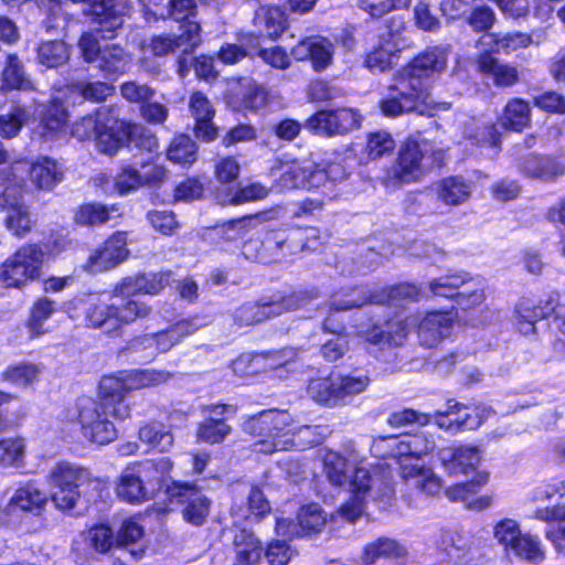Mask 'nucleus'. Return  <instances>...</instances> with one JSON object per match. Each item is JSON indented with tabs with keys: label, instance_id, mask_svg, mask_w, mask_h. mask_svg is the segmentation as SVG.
<instances>
[{
	"label": "nucleus",
	"instance_id": "f257e3e1",
	"mask_svg": "<svg viewBox=\"0 0 565 565\" xmlns=\"http://www.w3.org/2000/svg\"><path fill=\"white\" fill-rule=\"evenodd\" d=\"M71 135L78 141H94L96 149L115 156L121 148H135L153 154L159 150L156 134L141 124L118 117L114 106H99L71 126Z\"/></svg>",
	"mask_w": 565,
	"mask_h": 565
},
{
	"label": "nucleus",
	"instance_id": "f03ea898",
	"mask_svg": "<svg viewBox=\"0 0 565 565\" xmlns=\"http://www.w3.org/2000/svg\"><path fill=\"white\" fill-rule=\"evenodd\" d=\"M167 370L140 369L122 370L104 374L97 385L95 403L109 412L115 420H126L131 415L129 395L138 390L154 387L172 379Z\"/></svg>",
	"mask_w": 565,
	"mask_h": 565
},
{
	"label": "nucleus",
	"instance_id": "7ed1b4c3",
	"mask_svg": "<svg viewBox=\"0 0 565 565\" xmlns=\"http://www.w3.org/2000/svg\"><path fill=\"white\" fill-rule=\"evenodd\" d=\"M455 319L456 312L452 309L429 311L420 319L394 318L384 324H374L372 329L365 331L364 337L373 344L399 345L409 328L416 326L420 344L431 348L450 334Z\"/></svg>",
	"mask_w": 565,
	"mask_h": 565
},
{
	"label": "nucleus",
	"instance_id": "20e7f679",
	"mask_svg": "<svg viewBox=\"0 0 565 565\" xmlns=\"http://www.w3.org/2000/svg\"><path fill=\"white\" fill-rule=\"evenodd\" d=\"M173 469L168 457L145 459L128 463L115 486L117 498L129 504H141L153 499L166 487V478Z\"/></svg>",
	"mask_w": 565,
	"mask_h": 565
},
{
	"label": "nucleus",
	"instance_id": "39448f33",
	"mask_svg": "<svg viewBox=\"0 0 565 565\" xmlns=\"http://www.w3.org/2000/svg\"><path fill=\"white\" fill-rule=\"evenodd\" d=\"M151 312L150 305L132 297H126L120 305L93 299L84 302L83 324L86 329L102 331L108 338H121L127 327L146 320Z\"/></svg>",
	"mask_w": 565,
	"mask_h": 565
},
{
	"label": "nucleus",
	"instance_id": "423d86ee",
	"mask_svg": "<svg viewBox=\"0 0 565 565\" xmlns=\"http://www.w3.org/2000/svg\"><path fill=\"white\" fill-rule=\"evenodd\" d=\"M45 252L40 243L19 246L0 263V286L7 290H24L42 277Z\"/></svg>",
	"mask_w": 565,
	"mask_h": 565
},
{
	"label": "nucleus",
	"instance_id": "0eeeda50",
	"mask_svg": "<svg viewBox=\"0 0 565 565\" xmlns=\"http://www.w3.org/2000/svg\"><path fill=\"white\" fill-rule=\"evenodd\" d=\"M0 178L25 192L28 180L38 190L51 191L63 180L64 173L56 160L49 156H39L35 160L20 157L0 169Z\"/></svg>",
	"mask_w": 565,
	"mask_h": 565
},
{
	"label": "nucleus",
	"instance_id": "6e6552de",
	"mask_svg": "<svg viewBox=\"0 0 565 565\" xmlns=\"http://www.w3.org/2000/svg\"><path fill=\"white\" fill-rule=\"evenodd\" d=\"M448 103H435L426 87L416 86L412 81L398 76L391 94L381 102L385 116L397 117L404 113H417L422 116H436L448 110Z\"/></svg>",
	"mask_w": 565,
	"mask_h": 565
},
{
	"label": "nucleus",
	"instance_id": "1a4fd4ad",
	"mask_svg": "<svg viewBox=\"0 0 565 565\" xmlns=\"http://www.w3.org/2000/svg\"><path fill=\"white\" fill-rule=\"evenodd\" d=\"M443 161V153L426 139L408 138L401 147L397 163L387 185L405 184L418 181L426 170Z\"/></svg>",
	"mask_w": 565,
	"mask_h": 565
},
{
	"label": "nucleus",
	"instance_id": "9d476101",
	"mask_svg": "<svg viewBox=\"0 0 565 565\" xmlns=\"http://www.w3.org/2000/svg\"><path fill=\"white\" fill-rule=\"evenodd\" d=\"M86 476L87 467L67 460H60L50 469L46 482L52 489L50 499L55 509L62 512L75 509L82 498Z\"/></svg>",
	"mask_w": 565,
	"mask_h": 565
},
{
	"label": "nucleus",
	"instance_id": "9b49d317",
	"mask_svg": "<svg viewBox=\"0 0 565 565\" xmlns=\"http://www.w3.org/2000/svg\"><path fill=\"white\" fill-rule=\"evenodd\" d=\"M302 306L303 297L299 292H276L268 298L242 303L234 311L233 321L238 328L252 327Z\"/></svg>",
	"mask_w": 565,
	"mask_h": 565
},
{
	"label": "nucleus",
	"instance_id": "f8f14e48",
	"mask_svg": "<svg viewBox=\"0 0 565 565\" xmlns=\"http://www.w3.org/2000/svg\"><path fill=\"white\" fill-rule=\"evenodd\" d=\"M290 225L267 227L254 237L244 242L243 248L247 258L262 264L271 265L292 257Z\"/></svg>",
	"mask_w": 565,
	"mask_h": 565
},
{
	"label": "nucleus",
	"instance_id": "ddd939ff",
	"mask_svg": "<svg viewBox=\"0 0 565 565\" xmlns=\"http://www.w3.org/2000/svg\"><path fill=\"white\" fill-rule=\"evenodd\" d=\"M163 491L167 503L181 507L186 523L201 526L206 522L212 501L195 481L171 480Z\"/></svg>",
	"mask_w": 565,
	"mask_h": 565
},
{
	"label": "nucleus",
	"instance_id": "4468645a",
	"mask_svg": "<svg viewBox=\"0 0 565 565\" xmlns=\"http://www.w3.org/2000/svg\"><path fill=\"white\" fill-rule=\"evenodd\" d=\"M435 448V440L424 433L403 436L379 437L374 440L371 451L377 457H392L397 460L412 462L430 454Z\"/></svg>",
	"mask_w": 565,
	"mask_h": 565
},
{
	"label": "nucleus",
	"instance_id": "2eb2a0df",
	"mask_svg": "<svg viewBox=\"0 0 565 565\" xmlns=\"http://www.w3.org/2000/svg\"><path fill=\"white\" fill-rule=\"evenodd\" d=\"M245 431L257 443L276 448L282 438L296 434L297 426L288 411L266 409L246 420Z\"/></svg>",
	"mask_w": 565,
	"mask_h": 565
},
{
	"label": "nucleus",
	"instance_id": "dca6fc26",
	"mask_svg": "<svg viewBox=\"0 0 565 565\" xmlns=\"http://www.w3.org/2000/svg\"><path fill=\"white\" fill-rule=\"evenodd\" d=\"M109 412L97 405L94 398H88L77 407V423L82 436L89 443L104 446L115 441L118 430Z\"/></svg>",
	"mask_w": 565,
	"mask_h": 565
},
{
	"label": "nucleus",
	"instance_id": "f3484780",
	"mask_svg": "<svg viewBox=\"0 0 565 565\" xmlns=\"http://www.w3.org/2000/svg\"><path fill=\"white\" fill-rule=\"evenodd\" d=\"M129 256L128 233L116 231L89 253L83 269L93 275L107 273L125 263Z\"/></svg>",
	"mask_w": 565,
	"mask_h": 565
},
{
	"label": "nucleus",
	"instance_id": "a211bd4d",
	"mask_svg": "<svg viewBox=\"0 0 565 565\" xmlns=\"http://www.w3.org/2000/svg\"><path fill=\"white\" fill-rule=\"evenodd\" d=\"M232 371L239 377H252L259 373L273 371L282 376L295 373L298 369L296 359H287L285 350L262 354H241L231 362Z\"/></svg>",
	"mask_w": 565,
	"mask_h": 565
},
{
	"label": "nucleus",
	"instance_id": "6ab92c4d",
	"mask_svg": "<svg viewBox=\"0 0 565 565\" xmlns=\"http://www.w3.org/2000/svg\"><path fill=\"white\" fill-rule=\"evenodd\" d=\"M297 522L306 535L320 533L328 523H353V493L330 514H327L317 502H309L299 508Z\"/></svg>",
	"mask_w": 565,
	"mask_h": 565
},
{
	"label": "nucleus",
	"instance_id": "aec40b11",
	"mask_svg": "<svg viewBox=\"0 0 565 565\" xmlns=\"http://www.w3.org/2000/svg\"><path fill=\"white\" fill-rule=\"evenodd\" d=\"M491 414V408L484 405L466 406L450 399L445 411L436 412L435 418L439 428L456 433L477 429Z\"/></svg>",
	"mask_w": 565,
	"mask_h": 565
},
{
	"label": "nucleus",
	"instance_id": "412c9836",
	"mask_svg": "<svg viewBox=\"0 0 565 565\" xmlns=\"http://www.w3.org/2000/svg\"><path fill=\"white\" fill-rule=\"evenodd\" d=\"M173 271L170 269L143 273L139 271L131 276L122 277L115 284L111 292L115 296L125 292L131 296L147 295L158 296L173 281Z\"/></svg>",
	"mask_w": 565,
	"mask_h": 565
},
{
	"label": "nucleus",
	"instance_id": "4be33fe9",
	"mask_svg": "<svg viewBox=\"0 0 565 565\" xmlns=\"http://www.w3.org/2000/svg\"><path fill=\"white\" fill-rule=\"evenodd\" d=\"M206 412L214 416H206L196 426V438L209 445H217L232 434L233 428L227 424V416H234L237 407L233 404L213 403L206 406Z\"/></svg>",
	"mask_w": 565,
	"mask_h": 565
},
{
	"label": "nucleus",
	"instance_id": "5701e85b",
	"mask_svg": "<svg viewBox=\"0 0 565 565\" xmlns=\"http://www.w3.org/2000/svg\"><path fill=\"white\" fill-rule=\"evenodd\" d=\"M74 3L87 2L84 13L96 33L104 40H113L117 31L124 25L122 13L118 10L115 0H71Z\"/></svg>",
	"mask_w": 565,
	"mask_h": 565
},
{
	"label": "nucleus",
	"instance_id": "b1692460",
	"mask_svg": "<svg viewBox=\"0 0 565 565\" xmlns=\"http://www.w3.org/2000/svg\"><path fill=\"white\" fill-rule=\"evenodd\" d=\"M189 111L194 120L192 132L195 139L204 143L214 142L220 135V128L214 122L216 110L203 92L191 93Z\"/></svg>",
	"mask_w": 565,
	"mask_h": 565
},
{
	"label": "nucleus",
	"instance_id": "393cba45",
	"mask_svg": "<svg viewBox=\"0 0 565 565\" xmlns=\"http://www.w3.org/2000/svg\"><path fill=\"white\" fill-rule=\"evenodd\" d=\"M353 126V109H319L310 115L303 127L315 136L333 137L347 134Z\"/></svg>",
	"mask_w": 565,
	"mask_h": 565
},
{
	"label": "nucleus",
	"instance_id": "a878e982",
	"mask_svg": "<svg viewBox=\"0 0 565 565\" xmlns=\"http://www.w3.org/2000/svg\"><path fill=\"white\" fill-rule=\"evenodd\" d=\"M353 386L352 375H341L330 372L326 376H316L309 380L307 392L319 404H335L345 397Z\"/></svg>",
	"mask_w": 565,
	"mask_h": 565
},
{
	"label": "nucleus",
	"instance_id": "bb28decb",
	"mask_svg": "<svg viewBox=\"0 0 565 565\" xmlns=\"http://www.w3.org/2000/svg\"><path fill=\"white\" fill-rule=\"evenodd\" d=\"M166 175L164 167L159 164H153L149 173L141 174L134 166L124 163L118 167L113 179V192L121 196L145 185H159Z\"/></svg>",
	"mask_w": 565,
	"mask_h": 565
},
{
	"label": "nucleus",
	"instance_id": "cd10ccee",
	"mask_svg": "<svg viewBox=\"0 0 565 565\" xmlns=\"http://www.w3.org/2000/svg\"><path fill=\"white\" fill-rule=\"evenodd\" d=\"M557 301V295H548L546 299L542 300L521 298L516 302L513 313L518 330L524 335L535 333L536 322L552 313Z\"/></svg>",
	"mask_w": 565,
	"mask_h": 565
},
{
	"label": "nucleus",
	"instance_id": "c85d7f7f",
	"mask_svg": "<svg viewBox=\"0 0 565 565\" xmlns=\"http://www.w3.org/2000/svg\"><path fill=\"white\" fill-rule=\"evenodd\" d=\"M448 50L443 46H434L415 57L412 63L399 74L406 81H412L419 87H426L425 79L440 73L447 64Z\"/></svg>",
	"mask_w": 565,
	"mask_h": 565
},
{
	"label": "nucleus",
	"instance_id": "c756f323",
	"mask_svg": "<svg viewBox=\"0 0 565 565\" xmlns=\"http://www.w3.org/2000/svg\"><path fill=\"white\" fill-rule=\"evenodd\" d=\"M290 54L297 62L309 61L316 72L324 71L333 58L331 43L322 36L309 35L301 39L290 50Z\"/></svg>",
	"mask_w": 565,
	"mask_h": 565
},
{
	"label": "nucleus",
	"instance_id": "7c9ffc66",
	"mask_svg": "<svg viewBox=\"0 0 565 565\" xmlns=\"http://www.w3.org/2000/svg\"><path fill=\"white\" fill-rule=\"evenodd\" d=\"M438 458L450 475L475 472L481 461V451L471 445L450 446L438 451Z\"/></svg>",
	"mask_w": 565,
	"mask_h": 565
},
{
	"label": "nucleus",
	"instance_id": "2f4dec72",
	"mask_svg": "<svg viewBox=\"0 0 565 565\" xmlns=\"http://www.w3.org/2000/svg\"><path fill=\"white\" fill-rule=\"evenodd\" d=\"M231 550L232 565H258L263 557L264 545L252 530L238 527L233 533Z\"/></svg>",
	"mask_w": 565,
	"mask_h": 565
},
{
	"label": "nucleus",
	"instance_id": "473e14b6",
	"mask_svg": "<svg viewBox=\"0 0 565 565\" xmlns=\"http://www.w3.org/2000/svg\"><path fill=\"white\" fill-rule=\"evenodd\" d=\"M399 476L404 482L426 495H437L441 488V479L430 467L419 465L418 462H404L399 465Z\"/></svg>",
	"mask_w": 565,
	"mask_h": 565
},
{
	"label": "nucleus",
	"instance_id": "72a5a7b5",
	"mask_svg": "<svg viewBox=\"0 0 565 565\" xmlns=\"http://www.w3.org/2000/svg\"><path fill=\"white\" fill-rule=\"evenodd\" d=\"M50 497L34 481H28L19 487L9 500V507L31 516H41L46 510Z\"/></svg>",
	"mask_w": 565,
	"mask_h": 565
},
{
	"label": "nucleus",
	"instance_id": "f704fd0d",
	"mask_svg": "<svg viewBox=\"0 0 565 565\" xmlns=\"http://www.w3.org/2000/svg\"><path fill=\"white\" fill-rule=\"evenodd\" d=\"M138 440L147 446L148 451L168 452L174 444L170 428L161 420L142 422L137 430Z\"/></svg>",
	"mask_w": 565,
	"mask_h": 565
},
{
	"label": "nucleus",
	"instance_id": "c9c22d12",
	"mask_svg": "<svg viewBox=\"0 0 565 565\" xmlns=\"http://www.w3.org/2000/svg\"><path fill=\"white\" fill-rule=\"evenodd\" d=\"M120 215V205L118 203L85 202L74 210L73 221L78 226L97 227L106 224L114 216Z\"/></svg>",
	"mask_w": 565,
	"mask_h": 565
},
{
	"label": "nucleus",
	"instance_id": "e433bc0d",
	"mask_svg": "<svg viewBox=\"0 0 565 565\" xmlns=\"http://www.w3.org/2000/svg\"><path fill=\"white\" fill-rule=\"evenodd\" d=\"M68 110L58 97L51 98L39 117V128L44 139H53L65 131Z\"/></svg>",
	"mask_w": 565,
	"mask_h": 565
},
{
	"label": "nucleus",
	"instance_id": "4c0bfd02",
	"mask_svg": "<svg viewBox=\"0 0 565 565\" xmlns=\"http://www.w3.org/2000/svg\"><path fill=\"white\" fill-rule=\"evenodd\" d=\"M96 62L105 78L116 81L128 71L130 58L119 44H106Z\"/></svg>",
	"mask_w": 565,
	"mask_h": 565
},
{
	"label": "nucleus",
	"instance_id": "58836bf2",
	"mask_svg": "<svg viewBox=\"0 0 565 565\" xmlns=\"http://www.w3.org/2000/svg\"><path fill=\"white\" fill-rule=\"evenodd\" d=\"M292 256L303 252L315 253L324 248L328 234L317 226L290 225Z\"/></svg>",
	"mask_w": 565,
	"mask_h": 565
},
{
	"label": "nucleus",
	"instance_id": "ea45409f",
	"mask_svg": "<svg viewBox=\"0 0 565 565\" xmlns=\"http://www.w3.org/2000/svg\"><path fill=\"white\" fill-rule=\"evenodd\" d=\"M164 152L168 161L189 169L198 161L199 146L188 134L180 132L172 137Z\"/></svg>",
	"mask_w": 565,
	"mask_h": 565
},
{
	"label": "nucleus",
	"instance_id": "a19ab883",
	"mask_svg": "<svg viewBox=\"0 0 565 565\" xmlns=\"http://www.w3.org/2000/svg\"><path fill=\"white\" fill-rule=\"evenodd\" d=\"M533 43L532 36L523 32L487 33L479 40V45L489 49L491 53L511 54L519 49H525Z\"/></svg>",
	"mask_w": 565,
	"mask_h": 565
},
{
	"label": "nucleus",
	"instance_id": "79ce46f5",
	"mask_svg": "<svg viewBox=\"0 0 565 565\" xmlns=\"http://www.w3.org/2000/svg\"><path fill=\"white\" fill-rule=\"evenodd\" d=\"M56 311V302L45 296L38 297L32 302L24 322L30 339L40 338L47 332V329L44 328V323Z\"/></svg>",
	"mask_w": 565,
	"mask_h": 565
},
{
	"label": "nucleus",
	"instance_id": "37998d69",
	"mask_svg": "<svg viewBox=\"0 0 565 565\" xmlns=\"http://www.w3.org/2000/svg\"><path fill=\"white\" fill-rule=\"evenodd\" d=\"M478 71L492 78L498 86H511L518 81V71L515 67L501 63L489 52L480 54L477 61Z\"/></svg>",
	"mask_w": 565,
	"mask_h": 565
},
{
	"label": "nucleus",
	"instance_id": "c03bdc74",
	"mask_svg": "<svg viewBox=\"0 0 565 565\" xmlns=\"http://www.w3.org/2000/svg\"><path fill=\"white\" fill-rule=\"evenodd\" d=\"M471 192V183L461 177H448L436 184L437 198L446 205L456 206L467 202Z\"/></svg>",
	"mask_w": 565,
	"mask_h": 565
},
{
	"label": "nucleus",
	"instance_id": "a18cd8bd",
	"mask_svg": "<svg viewBox=\"0 0 565 565\" xmlns=\"http://www.w3.org/2000/svg\"><path fill=\"white\" fill-rule=\"evenodd\" d=\"M452 547L448 551L457 565H483L484 558L479 544L469 536L457 533L451 537Z\"/></svg>",
	"mask_w": 565,
	"mask_h": 565
},
{
	"label": "nucleus",
	"instance_id": "49530a36",
	"mask_svg": "<svg viewBox=\"0 0 565 565\" xmlns=\"http://www.w3.org/2000/svg\"><path fill=\"white\" fill-rule=\"evenodd\" d=\"M487 481V476H480L478 482H463L455 484L446 490V495L451 501H461L470 509L482 510L490 505L489 497H475L481 483Z\"/></svg>",
	"mask_w": 565,
	"mask_h": 565
},
{
	"label": "nucleus",
	"instance_id": "de8ad7c7",
	"mask_svg": "<svg viewBox=\"0 0 565 565\" xmlns=\"http://www.w3.org/2000/svg\"><path fill=\"white\" fill-rule=\"evenodd\" d=\"M462 127V135L466 139L476 145H489L497 148L500 143V135L493 125L481 124L477 118H466L459 120Z\"/></svg>",
	"mask_w": 565,
	"mask_h": 565
},
{
	"label": "nucleus",
	"instance_id": "09e8293b",
	"mask_svg": "<svg viewBox=\"0 0 565 565\" xmlns=\"http://www.w3.org/2000/svg\"><path fill=\"white\" fill-rule=\"evenodd\" d=\"M520 169L531 178L552 180L565 172V166L548 157L529 156L524 159Z\"/></svg>",
	"mask_w": 565,
	"mask_h": 565
},
{
	"label": "nucleus",
	"instance_id": "8fccbe9b",
	"mask_svg": "<svg viewBox=\"0 0 565 565\" xmlns=\"http://www.w3.org/2000/svg\"><path fill=\"white\" fill-rule=\"evenodd\" d=\"M209 179L206 175H188L173 188V202L192 203L205 199Z\"/></svg>",
	"mask_w": 565,
	"mask_h": 565
},
{
	"label": "nucleus",
	"instance_id": "3c124183",
	"mask_svg": "<svg viewBox=\"0 0 565 565\" xmlns=\"http://www.w3.org/2000/svg\"><path fill=\"white\" fill-rule=\"evenodd\" d=\"M257 19L260 20L266 38L271 41H277L289 26L286 12L278 6H263Z\"/></svg>",
	"mask_w": 565,
	"mask_h": 565
},
{
	"label": "nucleus",
	"instance_id": "603ef678",
	"mask_svg": "<svg viewBox=\"0 0 565 565\" xmlns=\"http://www.w3.org/2000/svg\"><path fill=\"white\" fill-rule=\"evenodd\" d=\"M531 121V110L526 102L520 98L511 99L504 107L499 119L501 127L514 131H522Z\"/></svg>",
	"mask_w": 565,
	"mask_h": 565
},
{
	"label": "nucleus",
	"instance_id": "864d4df0",
	"mask_svg": "<svg viewBox=\"0 0 565 565\" xmlns=\"http://www.w3.org/2000/svg\"><path fill=\"white\" fill-rule=\"evenodd\" d=\"M235 109L255 113L268 102V92L255 81L248 83L241 94L232 96Z\"/></svg>",
	"mask_w": 565,
	"mask_h": 565
},
{
	"label": "nucleus",
	"instance_id": "5fc2aeb1",
	"mask_svg": "<svg viewBox=\"0 0 565 565\" xmlns=\"http://www.w3.org/2000/svg\"><path fill=\"white\" fill-rule=\"evenodd\" d=\"M268 195V190L260 183H249L238 186L234 192L227 191L224 195H217L216 199L222 205L238 206L246 203L264 200Z\"/></svg>",
	"mask_w": 565,
	"mask_h": 565
},
{
	"label": "nucleus",
	"instance_id": "6e6d98bb",
	"mask_svg": "<svg viewBox=\"0 0 565 565\" xmlns=\"http://www.w3.org/2000/svg\"><path fill=\"white\" fill-rule=\"evenodd\" d=\"M29 118L28 107L15 103L7 114L0 115V137L2 139L15 138Z\"/></svg>",
	"mask_w": 565,
	"mask_h": 565
},
{
	"label": "nucleus",
	"instance_id": "4d7b16f0",
	"mask_svg": "<svg viewBox=\"0 0 565 565\" xmlns=\"http://www.w3.org/2000/svg\"><path fill=\"white\" fill-rule=\"evenodd\" d=\"M404 554V547L396 541L391 539H379L365 546L362 554V561L364 564L371 565L380 557L398 558Z\"/></svg>",
	"mask_w": 565,
	"mask_h": 565
},
{
	"label": "nucleus",
	"instance_id": "13d9d810",
	"mask_svg": "<svg viewBox=\"0 0 565 565\" xmlns=\"http://www.w3.org/2000/svg\"><path fill=\"white\" fill-rule=\"evenodd\" d=\"M180 23V33L174 35L179 49L182 47V52L185 54H193V52L202 43V26L201 23L195 19H185L178 21Z\"/></svg>",
	"mask_w": 565,
	"mask_h": 565
},
{
	"label": "nucleus",
	"instance_id": "bf43d9fd",
	"mask_svg": "<svg viewBox=\"0 0 565 565\" xmlns=\"http://www.w3.org/2000/svg\"><path fill=\"white\" fill-rule=\"evenodd\" d=\"M537 518L544 521H558L557 526H552L546 531V537L558 551L565 553V505L539 511Z\"/></svg>",
	"mask_w": 565,
	"mask_h": 565
},
{
	"label": "nucleus",
	"instance_id": "052dcab7",
	"mask_svg": "<svg viewBox=\"0 0 565 565\" xmlns=\"http://www.w3.org/2000/svg\"><path fill=\"white\" fill-rule=\"evenodd\" d=\"M510 553L534 564L541 563L545 557L540 539L529 532H522Z\"/></svg>",
	"mask_w": 565,
	"mask_h": 565
},
{
	"label": "nucleus",
	"instance_id": "680f3d73",
	"mask_svg": "<svg viewBox=\"0 0 565 565\" xmlns=\"http://www.w3.org/2000/svg\"><path fill=\"white\" fill-rule=\"evenodd\" d=\"M2 87L7 90L21 89L29 86L23 65L14 53L8 54L1 73Z\"/></svg>",
	"mask_w": 565,
	"mask_h": 565
},
{
	"label": "nucleus",
	"instance_id": "e2e57ef3",
	"mask_svg": "<svg viewBox=\"0 0 565 565\" xmlns=\"http://www.w3.org/2000/svg\"><path fill=\"white\" fill-rule=\"evenodd\" d=\"M36 58L46 67H57L67 60L65 43L61 40H49L39 43Z\"/></svg>",
	"mask_w": 565,
	"mask_h": 565
},
{
	"label": "nucleus",
	"instance_id": "0e129e2a",
	"mask_svg": "<svg viewBox=\"0 0 565 565\" xmlns=\"http://www.w3.org/2000/svg\"><path fill=\"white\" fill-rule=\"evenodd\" d=\"M398 51H401L398 42H384L380 47L367 54L365 65L371 71L383 72L394 64Z\"/></svg>",
	"mask_w": 565,
	"mask_h": 565
},
{
	"label": "nucleus",
	"instance_id": "69168bd1",
	"mask_svg": "<svg viewBox=\"0 0 565 565\" xmlns=\"http://www.w3.org/2000/svg\"><path fill=\"white\" fill-rule=\"evenodd\" d=\"M73 90L85 100L102 103L115 93V86L102 81H76L72 84Z\"/></svg>",
	"mask_w": 565,
	"mask_h": 565
},
{
	"label": "nucleus",
	"instance_id": "338daca9",
	"mask_svg": "<svg viewBox=\"0 0 565 565\" xmlns=\"http://www.w3.org/2000/svg\"><path fill=\"white\" fill-rule=\"evenodd\" d=\"M40 369L36 364L31 362H19L10 364L1 373V381L9 382L18 385H30L36 380Z\"/></svg>",
	"mask_w": 565,
	"mask_h": 565
},
{
	"label": "nucleus",
	"instance_id": "774afa93",
	"mask_svg": "<svg viewBox=\"0 0 565 565\" xmlns=\"http://www.w3.org/2000/svg\"><path fill=\"white\" fill-rule=\"evenodd\" d=\"M468 278L466 273L441 276L434 279L429 288L435 296L457 299L459 289L468 282Z\"/></svg>",
	"mask_w": 565,
	"mask_h": 565
}]
</instances>
